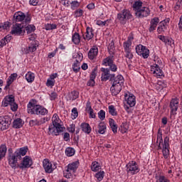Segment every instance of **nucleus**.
I'll use <instances>...</instances> for the list:
<instances>
[{"label":"nucleus","instance_id":"obj_8","mask_svg":"<svg viewBox=\"0 0 182 182\" xmlns=\"http://www.w3.org/2000/svg\"><path fill=\"white\" fill-rule=\"evenodd\" d=\"M4 107L10 106L12 112H16L18 110V105L15 103V97L14 96L6 97L2 103Z\"/></svg>","mask_w":182,"mask_h":182},{"label":"nucleus","instance_id":"obj_43","mask_svg":"<svg viewBox=\"0 0 182 182\" xmlns=\"http://www.w3.org/2000/svg\"><path fill=\"white\" fill-rule=\"evenodd\" d=\"M127 130H129V124L127 123H122L121 124V132L122 133H127Z\"/></svg>","mask_w":182,"mask_h":182},{"label":"nucleus","instance_id":"obj_28","mask_svg":"<svg viewBox=\"0 0 182 182\" xmlns=\"http://www.w3.org/2000/svg\"><path fill=\"white\" fill-rule=\"evenodd\" d=\"M23 126V121L21 118H17L13 122L14 129H21Z\"/></svg>","mask_w":182,"mask_h":182},{"label":"nucleus","instance_id":"obj_55","mask_svg":"<svg viewBox=\"0 0 182 182\" xmlns=\"http://www.w3.org/2000/svg\"><path fill=\"white\" fill-rule=\"evenodd\" d=\"M79 6H80V3H79L77 1H72L71 3L72 9H76V8H79Z\"/></svg>","mask_w":182,"mask_h":182},{"label":"nucleus","instance_id":"obj_59","mask_svg":"<svg viewBox=\"0 0 182 182\" xmlns=\"http://www.w3.org/2000/svg\"><path fill=\"white\" fill-rule=\"evenodd\" d=\"M49 120H50V117L41 118L39 121L40 126H41V124H43L44 123H46V122H49Z\"/></svg>","mask_w":182,"mask_h":182},{"label":"nucleus","instance_id":"obj_57","mask_svg":"<svg viewBox=\"0 0 182 182\" xmlns=\"http://www.w3.org/2000/svg\"><path fill=\"white\" fill-rule=\"evenodd\" d=\"M160 23H161V25H162L165 28H167L168 23H170V19L169 18H166V19L161 21Z\"/></svg>","mask_w":182,"mask_h":182},{"label":"nucleus","instance_id":"obj_20","mask_svg":"<svg viewBox=\"0 0 182 182\" xmlns=\"http://www.w3.org/2000/svg\"><path fill=\"white\" fill-rule=\"evenodd\" d=\"M123 85L112 84L110 90L113 96H117L122 92Z\"/></svg>","mask_w":182,"mask_h":182},{"label":"nucleus","instance_id":"obj_51","mask_svg":"<svg viewBox=\"0 0 182 182\" xmlns=\"http://www.w3.org/2000/svg\"><path fill=\"white\" fill-rule=\"evenodd\" d=\"M125 58H127L129 60L133 59V53H132V50H128L125 51Z\"/></svg>","mask_w":182,"mask_h":182},{"label":"nucleus","instance_id":"obj_11","mask_svg":"<svg viewBox=\"0 0 182 182\" xmlns=\"http://www.w3.org/2000/svg\"><path fill=\"white\" fill-rule=\"evenodd\" d=\"M136 52L139 56H142L144 59H147L150 56V50L146 46L139 44L136 46Z\"/></svg>","mask_w":182,"mask_h":182},{"label":"nucleus","instance_id":"obj_49","mask_svg":"<svg viewBox=\"0 0 182 182\" xmlns=\"http://www.w3.org/2000/svg\"><path fill=\"white\" fill-rule=\"evenodd\" d=\"M29 124L31 127H33V126H41V124H40L39 121L38 119H36L30 120Z\"/></svg>","mask_w":182,"mask_h":182},{"label":"nucleus","instance_id":"obj_7","mask_svg":"<svg viewBox=\"0 0 182 182\" xmlns=\"http://www.w3.org/2000/svg\"><path fill=\"white\" fill-rule=\"evenodd\" d=\"M126 168L127 173L132 174V176H134V174H137L140 171V168H139V165L135 161H129L126 165Z\"/></svg>","mask_w":182,"mask_h":182},{"label":"nucleus","instance_id":"obj_63","mask_svg":"<svg viewBox=\"0 0 182 182\" xmlns=\"http://www.w3.org/2000/svg\"><path fill=\"white\" fill-rule=\"evenodd\" d=\"M72 176V173L71 171H65L64 172V177H65V178H70V176Z\"/></svg>","mask_w":182,"mask_h":182},{"label":"nucleus","instance_id":"obj_21","mask_svg":"<svg viewBox=\"0 0 182 182\" xmlns=\"http://www.w3.org/2000/svg\"><path fill=\"white\" fill-rule=\"evenodd\" d=\"M36 46H37L36 42L33 41L31 43L28 47L23 48L22 52L26 53V55L29 53L30 52H35V50H36Z\"/></svg>","mask_w":182,"mask_h":182},{"label":"nucleus","instance_id":"obj_48","mask_svg":"<svg viewBox=\"0 0 182 182\" xmlns=\"http://www.w3.org/2000/svg\"><path fill=\"white\" fill-rule=\"evenodd\" d=\"M98 117H99V119H100L101 120H105V119H106V112H105V110L101 109V110L98 112Z\"/></svg>","mask_w":182,"mask_h":182},{"label":"nucleus","instance_id":"obj_29","mask_svg":"<svg viewBox=\"0 0 182 182\" xmlns=\"http://www.w3.org/2000/svg\"><path fill=\"white\" fill-rule=\"evenodd\" d=\"M93 29H92V28L90 27H87L84 39H87V41H90V39L93 38Z\"/></svg>","mask_w":182,"mask_h":182},{"label":"nucleus","instance_id":"obj_26","mask_svg":"<svg viewBox=\"0 0 182 182\" xmlns=\"http://www.w3.org/2000/svg\"><path fill=\"white\" fill-rule=\"evenodd\" d=\"M80 127L84 133H86V134H90L92 132V127H90V125L89 124L82 123Z\"/></svg>","mask_w":182,"mask_h":182},{"label":"nucleus","instance_id":"obj_61","mask_svg":"<svg viewBox=\"0 0 182 182\" xmlns=\"http://www.w3.org/2000/svg\"><path fill=\"white\" fill-rule=\"evenodd\" d=\"M47 86H55V80H50V78L48 79L47 82H46Z\"/></svg>","mask_w":182,"mask_h":182},{"label":"nucleus","instance_id":"obj_2","mask_svg":"<svg viewBox=\"0 0 182 182\" xmlns=\"http://www.w3.org/2000/svg\"><path fill=\"white\" fill-rule=\"evenodd\" d=\"M133 11L135 12V16L141 19L147 18L150 15V9L146 6H143V2L140 0L134 1L132 5Z\"/></svg>","mask_w":182,"mask_h":182},{"label":"nucleus","instance_id":"obj_1","mask_svg":"<svg viewBox=\"0 0 182 182\" xmlns=\"http://www.w3.org/2000/svg\"><path fill=\"white\" fill-rule=\"evenodd\" d=\"M28 153V148H20L19 150L16 151L14 154H10L9 156V164L12 168H18V159L21 160L22 156H25Z\"/></svg>","mask_w":182,"mask_h":182},{"label":"nucleus","instance_id":"obj_31","mask_svg":"<svg viewBox=\"0 0 182 182\" xmlns=\"http://www.w3.org/2000/svg\"><path fill=\"white\" fill-rule=\"evenodd\" d=\"M72 41L75 45H79V43H80V35L77 33H75L73 35Z\"/></svg>","mask_w":182,"mask_h":182},{"label":"nucleus","instance_id":"obj_6","mask_svg":"<svg viewBox=\"0 0 182 182\" xmlns=\"http://www.w3.org/2000/svg\"><path fill=\"white\" fill-rule=\"evenodd\" d=\"M132 18H133V15H132V13L126 9H123L117 14V19H119L122 25H126V22H127L129 19H132Z\"/></svg>","mask_w":182,"mask_h":182},{"label":"nucleus","instance_id":"obj_42","mask_svg":"<svg viewBox=\"0 0 182 182\" xmlns=\"http://www.w3.org/2000/svg\"><path fill=\"white\" fill-rule=\"evenodd\" d=\"M36 27L32 25H28L26 27V31L27 32V34L29 35L30 33H33V32H35Z\"/></svg>","mask_w":182,"mask_h":182},{"label":"nucleus","instance_id":"obj_37","mask_svg":"<svg viewBox=\"0 0 182 182\" xmlns=\"http://www.w3.org/2000/svg\"><path fill=\"white\" fill-rule=\"evenodd\" d=\"M11 28V23L9 21L4 22V24H0V32H2V31H8Z\"/></svg>","mask_w":182,"mask_h":182},{"label":"nucleus","instance_id":"obj_35","mask_svg":"<svg viewBox=\"0 0 182 182\" xmlns=\"http://www.w3.org/2000/svg\"><path fill=\"white\" fill-rule=\"evenodd\" d=\"M11 41V37L6 36V37H4V38L1 39L0 41V49L1 48H4V46H5V45H6V43H9V42Z\"/></svg>","mask_w":182,"mask_h":182},{"label":"nucleus","instance_id":"obj_30","mask_svg":"<svg viewBox=\"0 0 182 182\" xmlns=\"http://www.w3.org/2000/svg\"><path fill=\"white\" fill-rule=\"evenodd\" d=\"M113 80V85H123V82H124V79L122 75H119L117 77H114Z\"/></svg>","mask_w":182,"mask_h":182},{"label":"nucleus","instance_id":"obj_18","mask_svg":"<svg viewBox=\"0 0 182 182\" xmlns=\"http://www.w3.org/2000/svg\"><path fill=\"white\" fill-rule=\"evenodd\" d=\"M33 162H32V159L29 156H25L23 158V160L21 163V166H19V168H29L31 166H32Z\"/></svg>","mask_w":182,"mask_h":182},{"label":"nucleus","instance_id":"obj_12","mask_svg":"<svg viewBox=\"0 0 182 182\" xmlns=\"http://www.w3.org/2000/svg\"><path fill=\"white\" fill-rule=\"evenodd\" d=\"M14 21L16 22H22V21H24L26 23H29L31 22V16H26L24 13L22 11H17L14 14Z\"/></svg>","mask_w":182,"mask_h":182},{"label":"nucleus","instance_id":"obj_58","mask_svg":"<svg viewBox=\"0 0 182 182\" xmlns=\"http://www.w3.org/2000/svg\"><path fill=\"white\" fill-rule=\"evenodd\" d=\"M155 89L158 91V92H161V90H163V88L161 87V81H159L157 84H156L155 85Z\"/></svg>","mask_w":182,"mask_h":182},{"label":"nucleus","instance_id":"obj_17","mask_svg":"<svg viewBox=\"0 0 182 182\" xmlns=\"http://www.w3.org/2000/svg\"><path fill=\"white\" fill-rule=\"evenodd\" d=\"M151 71L154 74V76H156V77H161V76H164L163 70L160 69L159 64H154L151 65Z\"/></svg>","mask_w":182,"mask_h":182},{"label":"nucleus","instance_id":"obj_34","mask_svg":"<svg viewBox=\"0 0 182 182\" xmlns=\"http://www.w3.org/2000/svg\"><path fill=\"white\" fill-rule=\"evenodd\" d=\"M26 79L27 82H28V83H32V82H33V80H35V74L33 73L32 72H28L26 75Z\"/></svg>","mask_w":182,"mask_h":182},{"label":"nucleus","instance_id":"obj_36","mask_svg":"<svg viewBox=\"0 0 182 182\" xmlns=\"http://www.w3.org/2000/svg\"><path fill=\"white\" fill-rule=\"evenodd\" d=\"M91 170L95 172L99 171V170H100V165L99 163L97 161L92 162L91 165Z\"/></svg>","mask_w":182,"mask_h":182},{"label":"nucleus","instance_id":"obj_15","mask_svg":"<svg viewBox=\"0 0 182 182\" xmlns=\"http://www.w3.org/2000/svg\"><path fill=\"white\" fill-rule=\"evenodd\" d=\"M178 99L177 98H173L169 105V107L171 109V114H177L176 112L178 110Z\"/></svg>","mask_w":182,"mask_h":182},{"label":"nucleus","instance_id":"obj_62","mask_svg":"<svg viewBox=\"0 0 182 182\" xmlns=\"http://www.w3.org/2000/svg\"><path fill=\"white\" fill-rule=\"evenodd\" d=\"M158 38H159V39H160V41L164 42V43H165V44L167 43V40L168 38H166V36L160 35V36H158Z\"/></svg>","mask_w":182,"mask_h":182},{"label":"nucleus","instance_id":"obj_41","mask_svg":"<svg viewBox=\"0 0 182 182\" xmlns=\"http://www.w3.org/2000/svg\"><path fill=\"white\" fill-rule=\"evenodd\" d=\"M65 154L68 156V157H72V156L75 155V149L68 147L65 149Z\"/></svg>","mask_w":182,"mask_h":182},{"label":"nucleus","instance_id":"obj_4","mask_svg":"<svg viewBox=\"0 0 182 182\" xmlns=\"http://www.w3.org/2000/svg\"><path fill=\"white\" fill-rule=\"evenodd\" d=\"M169 140L170 139L168 136L165 137L161 147V144L163 143V134L160 132V129H159L156 143H159V150H161L162 149V153L164 159H167L168 157V154H170V150L168 149H170V144H168Z\"/></svg>","mask_w":182,"mask_h":182},{"label":"nucleus","instance_id":"obj_60","mask_svg":"<svg viewBox=\"0 0 182 182\" xmlns=\"http://www.w3.org/2000/svg\"><path fill=\"white\" fill-rule=\"evenodd\" d=\"M76 126L74 124H72L70 125V127L68 128V130L70 133H75V129Z\"/></svg>","mask_w":182,"mask_h":182},{"label":"nucleus","instance_id":"obj_64","mask_svg":"<svg viewBox=\"0 0 182 182\" xmlns=\"http://www.w3.org/2000/svg\"><path fill=\"white\" fill-rule=\"evenodd\" d=\"M179 31L182 32V15L180 17L179 23H178Z\"/></svg>","mask_w":182,"mask_h":182},{"label":"nucleus","instance_id":"obj_44","mask_svg":"<svg viewBox=\"0 0 182 182\" xmlns=\"http://www.w3.org/2000/svg\"><path fill=\"white\" fill-rule=\"evenodd\" d=\"M130 46H132V42L125 41L123 44V48L124 49V52L127 50H132V48H130Z\"/></svg>","mask_w":182,"mask_h":182},{"label":"nucleus","instance_id":"obj_46","mask_svg":"<svg viewBox=\"0 0 182 182\" xmlns=\"http://www.w3.org/2000/svg\"><path fill=\"white\" fill-rule=\"evenodd\" d=\"M96 178L99 181H102L103 180V177H105V171H100L95 174Z\"/></svg>","mask_w":182,"mask_h":182},{"label":"nucleus","instance_id":"obj_32","mask_svg":"<svg viewBox=\"0 0 182 182\" xmlns=\"http://www.w3.org/2000/svg\"><path fill=\"white\" fill-rule=\"evenodd\" d=\"M6 150H7L6 145L2 144L0 146V160L1 159H4V157H5V156L6 155Z\"/></svg>","mask_w":182,"mask_h":182},{"label":"nucleus","instance_id":"obj_23","mask_svg":"<svg viewBox=\"0 0 182 182\" xmlns=\"http://www.w3.org/2000/svg\"><path fill=\"white\" fill-rule=\"evenodd\" d=\"M77 167H79V161H76L72 164H68L66 171H73V173H75V171L77 170Z\"/></svg>","mask_w":182,"mask_h":182},{"label":"nucleus","instance_id":"obj_54","mask_svg":"<svg viewBox=\"0 0 182 182\" xmlns=\"http://www.w3.org/2000/svg\"><path fill=\"white\" fill-rule=\"evenodd\" d=\"M79 116V112H77V109L76 107H74L72 109V117L73 119H76Z\"/></svg>","mask_w":182,"mask_h":182},{"label":"nucleus","instance_id":"obj_24","mask_svg":"<svg viewBox=\"0 0 182 182\" xmlns=\"http://www.w3.org/2000/svg\"><path fill=\"white\" fill-rule=\"evenodd\" d=\"M16 77H18V74L16 73L11 74L6 82V85L5 87V89H9V87L11 86V85L14 83V80H16Z\"/></svg>","mask_w":182,"mask_h":182},{"label":"nucleus","instance_id":"obj_5","mask_svg":"<svg viewBox=\"0 0 182 182\" xmlns=\"http://www.w3.org/2000/svg\"><path fill=\"white\" fill-rule=\"evenodd\" d=\"M28 113L29 114H41V116H45L48 114V109L46 108L32 102H29L27 105Z\"/></svg>","mask_w":182,"mask_h":182},{"label":"nucleus","instance_id":"obj_25","mask_svg":"<svg viewBox=\"0 0 182 182\" xmlns=\"http://www.w3.org/2000/svg\"><path fill=\"white\" fill-rule=\"evenodd\" d=\"M97 53H99V50L97 48H91L88 52V58L91 60H93L97 56Z\"/></svg>","mask_w":182,"mask_h":182},{"label":"nucleus","instance_id":"obj_33","mask_svg":"<svg viewBox=\"0 0 182 182\" xmlns=\"http://www.w3.org/2000/svg\"><path fill=\"white\" fill-rule=\"evenodd\" d=\"M98 133H100V134H105V133H106V124H105V122H100L98 125Z\"/></svg>","mask_w":182,"mask_h":182},{"label":"nucleus","instance_id":"obj_56","mask_svg":"<svg viewBox=\"0 0 182 182\" xmlns=\"http://www.w3.org/2000/svg\"><path fill=\"white\" fill-rule=\"evenodd\" d=\"M165 45H168L171 48H174V40L172 38H168Z\"/></svg>","mask_w":182,"mask_h":182},{"label":"nucleus","instance_id":"obj_52","mask_svg":"<svg viewBox=\"0 0 182 182\" xmlns=\"http://www.w3.org/2000/svg\"><path fill=\"white\" fill-rule=\"evenodd\" d=\"M166 31H167V27H165L161 24L157 28L158 33H163V32H166Z\"/></svg>","mask_w":182,"mask_h":182},{"label":"nucleus","instance_id":"obj_9","mask_svg":"<svg viewBox=\"0 0 182 182\" xmlns=\"http://www.w3.org/2000/svg\"><path fill=\"white\" fill-rule=\"evenodd\" d=\"M101 80L102 82H107V80H109V82H113L114 80V74L110 73V70L109 68H101Z\"/></svg>","mask_w":182,"mask_h":182},{"label":"nucleus","instance_id":"obj_16","mask_svg":"<svg viewBox=\"0 0 182 182\" xmlns=\"http://www.w3.org/2000/svg\"><path fill=\"white\" fill-rule=\"evenodd\" d=\"M125 100L129 107H134L136 106V97L133 94H124Z\"/></svg>","mask_w":182,"mask_h":182},{"label":"nucleus","instance_id":"obj_22","mask_svg":"<svg viewBox=\"0 0 182 182\" xmlns=\"http://www.w3.org/2000/svg\"><path fill=\"white\" fill-rule=\"evenodd\" d=\"M43 166L46 173H52L53 171V168H52V164L49 162L48 159L43 160Z\"/></svg>","mask_w":182,"mask_h":182},{"label":"nucleus","instance_id":"obj_13","mask_svg":"<svg viewBox=\"0 0 182 182\" xmlns=\"http://www.w3.org/2000/svg\"><path fill=\"white\" fill-rule=\"evenodd\" d=\"M102 65L109 66L112 72H116L117 70V65L114 63L113 56H109L105 58L102 61Z\"/></svg>","mask_w":182,"mask_h":182},{"label":"nucleus","instance_id":"obj_27","mask_svg":"<svg viewBox=\"0 0 182 182\" xmlns=\"http://www.w3.org/2000/svg\"><path fill=\"white\" fill-rule=\"evenodd\" d=\"M109 127L111 128V130L113 132L114 134H116V133H117V124H116L114 119L109 118Z\"/></svg>","mask_w":182,"mask_h":182},{"label":"nucleus","instance_id":"obj_14","mask_svg":"<svg viewBox=\"0 0 182 182\" xmlns=\"http://www.w3.org/2000/svg\"><path fill=\"white\" fill-rule=\"evenodd\" d=\"M11 120L9 117H0V130L9 129V126H11Z\"/></svg>","mask_w":182,"mask_h":182},{"label":"nucleus","instance_id":"obj_50","mask_svg":"<svg viewBox=\"0 0 182 182\" xmlns=\"http://www.w3.org/2000/svg\"><path fill=\"white\" fill-rule=\"evenodd\" d=\"M156 182H170V180H168L164 176H159L158 177V179H157Z\"/></svg>","mask_w":182,"mask_h":182},{"label":"nucleus","instance_id":"obj_10","mask_svg":"<svg viewBox=\"0 0 182 182\" xmlns=\"http://www.w3.org/2000/svg\"><path fill=\"white\" fill-rule=\"evenodd\" d=\"M11 35L14 36H22L25 34V28H23V25L20 23L14 24L11 31Z\"/></svg>","mask_w":182,"mask_h":182},{"label":"nucleus","instance_id":"obj_19","mask_svg":"<svg viewBox=\"0 0 182 182\" xmlns=\"http://www.w3.org/2000/svg\"><path fill=\"white\" fill-rule=\"evenodd\" d=\"M159 22H160V19L159 18V17H154V18H151L150 21V26L149 28V31L151 33L156 31V28H157V25H159Z\"/></svg>","mask_w":182,"mask_h":182},{"label":"nucleus","instance_id":"obj_45","mask_svg":"<svg viewBox=\"0 0 182 182\" xmlns=\"http://www.w3.org/2000/svg\"><path fill=\"white\" fill-rule=\"evenodd\" d=\"M73 69L74 72H75V73H77V72L80 70V65H79V62L77 61V60H76V63H74V64L73 65Z\"/></svg>","mask_w":182,"mask_h":182},{"label":"nucleus","instance_id":"obj_38","mask_svg":"<svg viewBox=\"0 0 182 182\" xmlns=\"http://www.w3.org/2000/svg\"><path fill=\"white\" fill-rule=\"evenodd\" d=\"M70 100H76L77 97H79V92L77 91H73L70 93Z\"/></svg>","mask_w":182,"mask_h":182},{"label":"nucleus","instance_id":"obj_53","mask_svg":"<svg viewBox=\"0 0 182 182\" xmlns=\"http://www.w3.org/2000/svg\"><path fill=\"white\" fill-rule=\"evenodd\" d=\"M74 15L76 18H80V16H82V15H83V10L80 9L76 10L74 13Z\"/></svg>","mask_w":182,"mask_h":182},{"label":"nucleus","instance_id":"obj_3","mask_svg":"<svg viewBox=\"0 0 182 182\" xmlns=\"http://www.w3.org/2000/svg\"><path fill=\"white\" fill-rule=\"evenodd\" d=\"M63 130H65V127H62L60 124L59 116H58L57 114H54L52 118V124L48 128L49 134L59 136L60 133H62Z\"/></svg>","mask_w":182,"mask_h":182},{"label":"nucleus","instance_id":"obj_40","mask_svg":"<svg viewBox=\"0 0 182 182\" xmlns=\"http://www.w3.org/2000/svg\"><path fill=\"white\" fill-rule=\"evenodd\" d=\"M108 112L110 114H112V116H117V112L113 105H109L108 107Z\"/></svg>","mask_w":182,"mask_h":182},{"label":"nucleus","instance_id":"obj_39","mask_svg":"<svg viewBox=\"0 0 182 182\" xmlns=\"http://www.w3.org/2000/svg\"><path fill=\"white\" fill-rule=\"evenodd\" d=\"M116 49V47H114V42L111 41V43L108 46V50L109 52V54L114 55V50Z\"/></svg>","mask_w":182,"mask_h":182},{"label":"nucleus","instance_id":"obj_47","mask_svg":"<svg viewBox=\"0 0 182 182\" xmlns=\"http://www.w3.org/2000/svg\"><path fill=\"white\" fill-rule=\"evenodd\" d=\"M58 26H56V24H46L45 25V28L46 31H52L53 29H56Z\"/></svg>","mask_w":182,"mask_h":182}]
</instances>
